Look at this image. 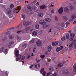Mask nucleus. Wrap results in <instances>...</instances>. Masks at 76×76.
<instances>
[{
  "mask_svg": "<svg viewBox=\"0 0 76 76\" xmlns=\"http://www.w3.org/2000/svg\"><path fill=\"white\" fill-rule=\"evenodd\" d=\"M35 27L36 29H38L39 27V26L38 24H37L36 25Z\"/></svg>",
  "mask_w": 76,
  "mask_h": 76,
  "instance_id": "473e14b6",
  "label": "nucleus"
},
{
  "mask_svg": "<svg viewBox=\"0 0 76 76\" xmlns=\"http://www.w3.org/2000/svg\"><path fill=\"white\" fill-rule=\"evenodd\" d=\"M31 24H32V23L31 22H27L26 21H24L23 23V25L25 26H27L30 25Z\"/></svg>",
  "mask_w": 76,
  "mask_h": 76,
  "instance_id": "f257e3e1",
  "label": "nucleus"
},
{
  "mask_svg": "<svg viewBox=\"0 0 76 76\" xmlns=\"http://www.w3.org/2000/svg\"><path fill=\"white\" fill-rule=\"evenodd\" d=\"M4 48H2L0 49V52H3V50H4Z\"/></svg>",
  "mask_w": 76,
  "mask_h": 76,
  "instance_id": "c9c22d12",
  "label": "nucleus"
},
{
  "mask_svg": "<svg viewBox=\"0 0 76 76\" xmlns=\"http://www.w3.org/2000/svg\"><path fill=\"white\" fill-rule=\"evenodd\" d=\"M25 56H23L22 58V60H25Z\"/></svg>",
  "mask_w": 76,
  "mask_h": 76,
  "instance_id": "a18cd8bd",
  "label": "nucleus"
},
{
  "mask_svg": "<svg viewBox=\"0 0 76 76\" xmlns=\"http://www.w3.org/2000/svg\"><path fill=\"white\" fill-rule=\"evenodd\" d=\"M71 17L72 19H75V18L76 17V16L75 15H72Z\"/></svg>",
  "mask_w": 76,
  "mask_h": 76,
  "instance_id": "72a5a7b5",
  "label": "nucleus"
},
{
  "mask_svg": "<svg viewBox=\"0 0 76 76\" xmlns=\"http://www.w3.org/2000/svg\"><path fill=\"white\" fill-rule=\"evenodd\" d=\"M58 41H56L55 42H52V45L53 46H56L57 45H58Z\"/></svg>",
  "mask_w": 76,
  "mask_h": 76,
  "instance_id": "0eeeda50",
  "label": "nucleus"
},
{
  "mask_svg": "<svg viewBox=\"0 0 76 76\" xmlns=\"http://www.w3.org/2000/svg\"><path fill=\"white\" fill-rule=\"evenodd\" d=\"M27 8L29 10H30L31 9H32V10H35L37 9V7H32L31 8L30 7H27Z\"/></svg>",
  "mask_w": 76,
  "mask_h": 76,
  "instance_id": "4468645a",
  "label": "nucleus"
},
{
  "mask_svg": "<svg viewBox=\"0 0 76 76\" xmlns=\"http://www.w3.org/2000/svg\"><path fill=\"white\" fill-rule=\"evenodd\" d=\"M16 39H17V40H20V37L18 36H16Z\"/></svg>",
  "mask_w": 76,
  "mask_h": 76,
  "instance_id": "393cba45",
  "label": "nucleus"
},
{
  "mask_svg": "<svg viewBox=\"0 0 76 76\" xmlns=\"http://www.w3.org/2000/svg\"><path fill=\"white\" fill-rule=\"evenodd\" d=\"M51 49H52V48H51V45H49L47 48L48 52H50V51L51 50Z\"/></svg>",
  "mask_w": 76,
  "mask_h": 76,
  "instance_id": "2eb2a0df",
  "label": "nucleus"
},
{
  "mask_svg": "<svg viewBox=\"0 0 76 76\" xmlns=\"http://www.w3.org/2000/svg\"><path fill=\"white\" fill-rule=\"evenodd\" d=\"M39 32L40 34H43V33L44 32V31L43 30H41L39 31Z\"/></svg>",
  "mask_w": 76,
  "mask_h": 76,
  "instance_id": "5fc2aeb1",
  "label": "nucleus"
},
{
  "mask_svg": "<svg viewBox=\"0 0 76 76\" xmlns=\"http://www.w3.org/2000/svg\"><path fill=\"white\" fill-rule=\"evenodd\" d=\"M62 18L63 19L65 20H67V18L66 16H64L62 17Z\"/></svg>",
  "mask_w": 76,
  "mask_h": 76,
  "instance_id": "bb28decb",
  "label": "nucleus"
},
{
  "mask_svg": "<svg viewBox=\"0 0 76 76\" xmlns=\"http://www.w3.org/2000/svg\"><path fill=\"white\" fill-rule=\"evenodd\" d=\"M74 9L75 8H74L73 6H70V10H74Z\"/></svg>",
  "mask_w": 76,
  "mask_h": 76,
  "instance_id": "2f4dec72",
  "label": "nucleus"
},
{
  "mask_svg": "<svg viewBox=\"0 0 76 76\" xmlns=\"http://www.w3.org/2000/svg\"><path fill=\"white\" fill-rule=\"evenodd\" d=\"M57 76V74L56 73H54L52 75V76Z\"/></svg>",
  "mask_w": 76,
  "mask_h": 76,
  "instance_id": "338daca9",
  "label": "nucleus"
},
{
  "mask_svg": "<svg viewBox=\"0 0 76 76\" xmlns=\"http://www.w3.org/2000/svg\"><path fill=\"white\" fill-rule=\"evenodd\" d=\"M73 48L74 49V50L76 49V43H74V44Z\"/></svg>",
  "mask_w": 76,
  "mask_h": 76,
  "instance_id": "e433bc0d",
  "label": "nucleus"
},
{
  "mask_svg": "<svg viewBox=\"0 0 76 76\" xmlns=\"http://www.w3.org/2000/svg\"><path fill=\"white\" fill-rule=\"evenodd\" d=\"M10 7L11 8V9H13V8L14 7V5H13V4H11L10 5Z\"/></svg>",
  "mask_w": 76,
  "mask_h": 76,
  "instance_id": "37998d69",
  "label": "nucleus"
},
{
  "mask_svg": "<svg viewBox=\"0 0 76 76\" xmlns=\"http://www.w3.org/2000/svg\"><path fill=\"white\" fill-rule=\"evenodd\" d=\"M69 22H71L73 21V20L71 19H69Z\"/></svg>",
  "mask_w": 76,
  "mask_h": 76,
  "instance_id": "4d7b16f0",
  "label": "nucleus"
},
{
  "mask_svg": "<svg viewBox=\"0 0 76 76\" xmlns=\"http://www.w3.org/2000/svg\"><path fill=\"white\" fill-rule=\"evenodd\" d=\"M14 37L12 35H10V39H13Z\"/></svg>",
  "mask_w": 76,
  "mask_h": 76,
  "instance_id": "ea45409f",
  "label": "nucleus"
},
{
  "mask_svg": "<svg viewBox=\"0 0 76 76\" xmlns=\"http://www.w3.org/2000/svg\"><path fill=\"white\" fill-rule=\"evenodd\" d=\"M51 13H54V10H51Z\"/></svg>",
  "mask_w": 76,
  "mask_h": 76,
  "instance_id": "0e129e2a",
  "label": "nucleus"
},
{
  "mask_svg": "<svg viewBox=\"0 0 76 76\" xmlns=\"http://www.w3.org/2000/svg\"><path fill=\"white\" fill-rule=\"evenodd\" d=\"M70 24V23L69 22H66V28H67V27Z\"/></svg>",
  "mask_w": 76,
  "mask_h": 76,
  "instance_id": "c85d7f7f",
  "label": "nucleus"
},
{
  "mask_svg": "<svg viewBox=\"0 0 76 76\" xmlns=\"http://www.w3.org/2000/svg\"><path fill=\"white\" fill-rule=\"evenodd\" d=\"M36 49V48H34L33 49V52L34 53H35V50Z\"/></svg>",
  "mask_w": 76,
  "mask_h": 76,
  "instance_id": "680f3d73",
  "label": "nucleus"
},
{
  "mask_svg": "<svg viewBox=\"0 0 76 76\" xmlns=\"http://www.w3.org/2000/svg\"><path fill=\"white\" fill-rule=\"evenodd\" d=\"M40 57L41 58H44V57H45V55H42L40 56Z\"/></svg>",
  "mask_w": 76,
  "mask_h": 76,
  "instance_id": "09e8293b",
  "label": "nucleus"
},
{
  "mask_svg": "<svg viewBox=\"0 0 76 76\" xmlns=\"http://www.w3.org/2000/svg\"><path fill=\"white\" fill-rule=\"evenodd\" d=\"M73 71L74 72H76V63L74 65V69Z\"/></svg>",
  "mask_w": 76,
  "mask_h": 76,
  "instance_id": "4be33fe9",
  "label": "nucleus"
},
{
  "mask_svg": "<svg viewBox=\"0 0 76 76\" xmlns=\"http://www.w3.org/2000/svg\"><path fill=\"white\" fill-rule=\"evenodd\" d=\"M61 39L62 41H64L66 39L65 38V37H63Z\"/></svg>",
  "mask_w": 76,
  "mask_h": 76,
  "instance_id": "c03bdc74",
  "label": "nucleus"
},
{
  "mask_svg": "<svg viewBox=\"0 0 76 76\" xmlns=\"http://www.w3.org/2000/svg\"><path fill=\"white\" fill-rule=\"evenodd\" d=\"M69 40L70 41H72V42H73V43H75V42H76V40L75 39L74 37H71L69 39Z\"/></svg>",
  "mask_w": 76,
  "mask_h": 76,
  "instance_id": "9b49d317",
  "label": "nucleus"
},
{
  "mask_svg": "<svg viewBox=\"0 0 76 76\" xmlns=\"http://www.w3.org/2000/svg\"><path fill=\"white\" fill-rule=\"evenodd\" d=\"M23 48H25L26 47V45H23Z\"/></svg>",
  "mask_w": 76,
  "mask_h": 76,
  "instance_id": "6e6d98bb",
  "label": "nucleus"
},
{
  "mask_svg": "<svg viewBox=\"0 0 76 76\" xmlns=\"http://www.w3.org/2000/svg\"><path fill=\"white\" fill-rule=\"evenodd\" d=\"M50 75V72L48 73L47 74L46 76H48Z\"/></svg>",
  "mask_w": 76,
  "mask_h": 76,
  "instance_id": "69168bd1",
  "label": "nucleus"
},
{
  "mask_svg": "<svg viewBox=\"0 0 76 76\" xmlns=\"http://www.w3.org/2000/svg\"><path fill=\"white\" fill-rule=\"evenodd\" d=\"M64 11L65 13H67L69 12V9L67 7H65L64 9Z\"/></svg>",
  "mask_w": 76,
  "mask_h": 76,
  "instance_id": "1a4fd4ad",
  "label": "nucleus"
},
{
  "mask_svg": "<svg viewBox=\"0 0 76 76\" xmlns=\"http://www.w3.org/2000/svg\"><path fill=\"white\" fill-rule=\"evenodd\" d=\"M21 32H22V33H23L24 32V31H23V30H20L17 32V33H18V34H20V33Z\"/></svg>",
  "mask_w": 76,
  "mask_h": 76,
  "instance_id": "b1692460",
  "label": "nucleus"
},
{
  "mask_svg": "<svg viewBox=\"0 0 76 76\" xmlns=\"http://www.w3.org/2000/svg\"><path fill=\"white\" fill-rule=\"evenodd\" d=\"M73 47V44H71L69 45V48H72V47Z\"/></svg>",
  "mask_w": 76,
  "mask_h": 76,
  "instance_id": "4c0bfd02",
  "label": "nucleus"
},
{
  "mask_svg": "<svg viewBox=\"0 0 76 76\" xmlns=\"http://www.w3.org/2000/svg\"><path fill=\"white\" fill-rule=\"evenodd\" d=\"M50 27V24H46L44 25L43 28L44 29H47Z\"/></svg>",
  "mask_w": 76,
  "mask_h": 76,
  "instance_id": "ddd939ff",
  "label": "nucleus"
},
{
  "mask_svg": "<svg viewBox=\"0 0 76 76\" xmlns=\"http://www.w3.org/2000/svg\"><path fill=\"white\" fill-rule=\"evenodd\" d=\"M36 44L38 47H41L42 46V43L40 41L38 40L36 42Z\"/></svg>",
  "mask_w": 76,
  "mask_h": 76,
  "instance_id": "f03ea898",
  "label": "nucleus"
},
{
  "mask_svg": "<svg viewBox=\"0 0 76 76\" xmlns=\"http://www.w3.org/2000/svg\"><path fill=\"white\" fill-rule=\"evenodd\" d=\"M32 35L33 37H36L37 35V33L36 31H34L32 33Z\"/></svg>",
  "mask_w": 76,
  "mask_h": 76,
  "instance_id": "a211bd4d",
  "label": "nucleus"
},
{
  "mask_svg": "<svg viewBox=\"0 0 76 76\" xmlns=\"http://www.w3.org/2000/svg\"><path fill=\"white\" fill-rule=\"evenodd\" d=\"M34 68H36V69H39L40 67V64H35L34 65Z\"/></svg>",
  "mask_w": 76,
  "mask_h": 76,
  "instance_id": "20e7f679",
  "label": "nucleus"
},
{
  "mask_svg": "<svg viewBox=\"0 0 76 76\" xmlns=\"http://www.w3.org/2000/svg\"><path fill=\"white\" fill-rule=\"evenodd\" d=\"M6 35H9L10 34V31H8L6 33Z\"/></svg>",
  "mask_w": 76,
  "mask_h": 76,
  "instance_id": "58836bf2",
  "label": "nucleus"
},
{
  "mask_svg": "<svg viewBox=\"0 0 76 76\" xmlns=\"http://www.w3.org/2000/svg\"><path fill=\"white\" fill-rule=\"evenodd\" d=\"M63 11V7H61L58 9V12L59 14H62Z\"/></svg>",
  "mask_w": 76,
  "mask_h": 76,
  "instance_id": "9d476101",
  "label": "nucleus"
},
{
  "mask_svg": "<svg viewBox=\"0 0 76 76\" xmlns=\"http://www.w3.org/2000/svg\"><path fill=\"white\" fill-rule=\"evenodd\" d=\"M25 12H26V13H27L28 14H32V11L31 10H25Z\"/></svg>",
  "mask_w": 76,
  "mask_h": 76,
  "instance_id": "f3484780",
  "label": "nucleus"
},
{
  "mask_svg": "<svg viewBox=\"0 0 76 76\" xmlns=\"http://www.w3.org/2000/svg\"><path fill=\"white\" fill-rule=\"evenodd\" d=\"M66 37L67 39H68L70 37V35L68 34H66Z\"/></svg>",
  "mask_w": 76,
  "mask_h": 76,
  "instance_id": "7c9ffc66",
  "label": "nucleus"
},
{
  "mask_svg": "<svg viewBox=\"0 0 76 76\" xmlns=\"http://www.w3.org/2000/svg\"><path fill=\"white\" fill-rule=\"evenodd\" d=\"M19 27L20 28L22 27V23H20L19 25L17 27V28H19Z\"/></svg>",
  "mask_w": 76,
  "mask_h": 76,
  "instance_id": "49530a36",
  "label": "nucleus"
},
{
  "mask_svg": "<svg viewBox=\"0 0 76 76\" xmlns=\"http://www.w3.org/2000/svg\"><path fill=\"white\" fill-rule=\"evenodd\" d=\"M10 45H12V44H13V42H10Z\"/></svg>",
  "mask_w": 76,
  "mask_h": 76,
  "instance_id": "13d9d810",
  "label": "nucleus"
},
{
  "mask_svg": "<svg viewBox=\"0 0 76 76\" xmlns=\"http://www.w3.org/2000/svg\"><path fill=\"white\" fill-rule=\"evenodd\" d=\"M61 50V48L59 47H58L56 48V51L57 52H58V51H60Z\"/></svg>",
  "mask_w": 76,
  "mask_h": 76,
  "instance_id": "a878e982",
  "label": "nucleus"
},
{
  "mask_svg": "<svg viewBox=\"0 0 76 76\" xmlns=\"http://www.w3.org/2000/svg\"><path fill=\"white\" fill-rule=\"evenodd\" d=\"M40 9L41 10H42L45 9L46 8V6L45 5L43 4L39 6Z\"/></svg>",
  "mask_w": 76,
  "mask_h": 76,
  "instance_id": "f8f14e48",
  "label": "nucleus"
},
{
  "mask_svg": "<svg viewBox=\"0 0 76 76\" xmlns=\"http://www.w3.org/2000/svg\"><path fill=\"white\" fill-rule=\"evenodd\" d=\"M61 27L63 28L64 27V26H65V24L64 23H62L61 24Z\"/></svg>",
  "mask_w": 76,
  "mask_h": 76,
  "instance_id": "c756f323",
  "label": "nucleus"
},
{
  "mask_svg": "<svg viewBox=\"0 0 76 76\" xmlns=\"http://www.w3.org/2000/svg\"><path fill=\"white\" fill-rule=\"evenodd\" d=\"M62 72H63V73H67V72H66V70H63Z\"/></svg>",
  "mask_w": 76,
  "mask_h": 76,
  "instance_id": "603ef678",
  "label": "nucleus"
},
{
  "mask_svg": "<svg viewBox=\"0 0 76 76\" xmlns=\"http://www.w3.org/2000/svg\"><path fill=\"white\" fill-rule=\"evenodd\" d=\"M7 13L8 15H10L11 14V9H8L7 10Z\"/></svg>",
  "mask_w": 76,
  "mask_h": 76,
  "instance_id": "dca6fc26",
  "label": "nucleus"
},
{
  "mask_svg": "<svg viewBox=\"0 0 76 76\" xmlns=\"http://www.w3.org/2000/svg\"><path fill=\"white\" fill-rule=\"evenodd\" d=\"M74 4L76 5V1L74 2Z\"/></svg>",
  "mask_w": 76,
  "mask_h": 76,
  "instance_id": "774afa93",
  "label": "nucleus"
},
{
  "mask_svg": "<svg viewBox=\"0 0 76 76\" xmlns=\"http://www.w3.org/2000/svg\"><path fill=\"white\" fill-rule=\"evenodd\" d=\"M20 10V6L17 7L16 8L13 10V11L15 12H16L17 13L19 12V11Z\"/></svg>",
  "mask_w": 76,
  "mask_h": 76,
  "instance_id": "7ed1b4c3",
  "label": "nucleus"
},
{
  "mask_svg": "<svg viewBox=\"0 0 76 76\" xmlns=\"http://www.w3.org/2000/svg\"><path fill=\"white\" fill-rule=\"evenodd\" d=\"M44 71V69L42 68L40 71V72H41V73H42V72H43Z\"/></svg>",
  "mask_w": 76,
  "mask_h": 76,
  "instance_id": "864d4df0",
  "label": "nucleus"
},
{
  "mask_svg": "<svg viewBox=\"0 0 76 76\" xmlns=\"http://www.w3.org/2000/svg\"><path fill=\"white\" fill-rule=\"evenodd\" d=\"M4 52L5 54H7V49H5L4 51Z\"/></svg>",
  "mask_w": 76,
  "mask_h": 76,
  "instance_id": "f704fd0d",
  "label": "nucleus"
},
{
  "mask_svg": "<svg viewBox=\"0 0 76 76\" xmlns=\"http://www.w3.org/2000/svg\"><path fill=\"white\" fill-rule=\"evenodd\" d=\"M49 72H53V70H54V69H53V67L52 66H50V69H49Z\"/></svg>",
  "mask_w": 76,
  "mask_h": 76,
  "instance_id": "5701e85b",
  "label": "nucleus"
},
{
  "mask_svg": "<svg viewBox=\"0 0 76 76\" xmlns=\"http://www.w3.org/2000/svg\"><path fill=\"white\" fill-rule=\"evenodd\" d=\"M45 20L47 22H50L51 21V19L48 18H46L45 19Z\"/></svg>",
  "mask_w": 76,
  "mask_h": 76,
  "instance_id": "aec40b11",
  "label": "nucleus"
},
{
  "mask_svg": "<svg viewBox=\"0 0 76 76\" xmlns=\"http://www.w3.org/2000/svg\"><path fill=\"white\" fill-rule=\"evenodd\" d=\"M34 42V41L33 40H31V41H30V42L31 43H33V42Z\"/></svg>",
  "mask_w": 76,
  "mask_h": 76,
  "instance_id": "052dcab7",
  "label": "nucleus"
},
{
  "mask_svg": "<svg viewBox=\"0 0 76 76\" xmlns=\"http://www.w3.org/2000/svg\"><path fill=\"white\" fill-rule=\"evenodd\" d=\"M15 56H18L20 54H19V51L18 50H16V49H15Z\"/></svg>",
  "mask_w": 76,
  "mask_h": 76,
  "instance_id": "423d86ee",
  "label": "nucleus"
},
{
  "mask_svg": "<svg viewBox=\"0 0 76 76\" xmlns=\"http://www.w3.org/2000/svg\"><path fill=\"white\" fill-rule=\"evenodd\" d=\"M16 57H17L16 58V61H18L21 58V57H22V55L19 54L17 56H16Z\"/></svg>",
  "mask_w": 76,
  "mask_h": 76,
  "instance_id": "6e6552de",
  "label": "nucleus"
},
{
  "mask_svg": "<svg viewBox=\"0 0 76 76\" xmlns=\"http://www.w3.org/2000/svg\"><path fill=\"white\" fill-rule=\"evenodd\" d=\"M39 24H41L42 25H45L46 22H45V21L44 20H42L39 21Z\"/></svg>",
  "mask_w": 76,
  "mask_h": 76,
  "instance_id": "39448f33",
  "label": "nucleus"
},
{
  "mask_svg": "<svg viewBox=\"0 0 76 76\" xmlns=\"http://www.w3.org/2000/svg\"><path fill=\"white\" fill-rule=\"evenodd\" d=\"M45 74H46V72H45V71L43 72L42 73L43 76H45Z\"/></svg>",
  "mask_w": 76,
  "mask_h": 76,
  "instance_id": "a19ab883",
  "label": "nucleus"
},
{
  "mask_svg": "<svg viewBox=\"0 0 76 76\" xmlns=\"http://www.w3.org/2000/svg\"><path fill=\"white\" fill-rule=\"evenodd\" d=\"M22 17L23 19L25 18V15L23 14H22Z\"/></svg>",
  "mask_w": 76,
  "mask_h": 76,
  "instance_id": "8fccbe9b",
  "label": "nucleus"
},
{
  "mask_svg": "<svg viewBox=\"0 0 76 76\" xmlns=\"http://www.w3.org/2000/svg\"><path fill=\"white\" fill-rule=\"evenodd\" d=\"M63 66V64L61 63H59L57 65V66L58 67H61Z\"/></svg>",
  "mask_w": 76,
  "mask_h": 76,
  "instance_id": "412c9836",
  "label": "nucleus"
},
{
  "mask_svg": "<svg viewBox=\"0 0 76 76\" xmlns=\"http://www.w3.org/2000/svg\"><path fill=\"white\" fill-rule=\"evenodd\" d=\"M52 60H53V61H54L55 62V60L56 59V58L55 57H53L52 58Z\"/></svg>",
  "mask_w": 76,
  "mask_h": 76,
  "instance_id": "3c124183",
  "label": "nucleus"
},
{
  "mask_svg": "<svg viewBox=\"0 0 76 76\" xmlns=\"http://www.w3.org/2000/svg\"><path fill=\"white\" fill-rule=\"evenodd\" d=\"M38 15L39 17H41L44 16V14H43V13L39 12L38 13Z\"/></svg>",
  "mask_w": 76,
  "mask_h": 76,
  "instance_id": "6ab92c4d",
  "label": "nucleus"
},
{
  "mask_svg": "<svg viewBox=\"0 0 76 76\" xmlns=\"http://www.w3.org/2000/svg\"><path fill=\"white\" fill-rule=\"evenodd\" d=\"M29 27H27L26 28V30L27 31H29Z\"/></svg>",
  "mask_w": 76,
  "mask_h": 76,
  "instance_id": "bf43d9fd",
  "label": "nucleus"
},
{
  "mask_svg": "<svg viewBox=\"0 0 76 76\" xmlns=\"http://www.w3.org/2000/svg\"><path fill=\"white\" fill-rule=\"evenodd\" d=\"M14 28V27H11V28H8L7 30V31H10V30H11V29H13Z\"/></svg>",
  "mask_w": 76,
  "mask_h": 76,
  "instance_id": "79ce46f5",
  "label": "nucleus"
},
{
  "mask_svg": "<svg viewBox=\"0 0 76 76\" xmlns=\"http://www.w3.org/2000/svg\"><path fill=\"white\" fill-rule=\"evenodd\" d=\"M55 19L56 21H57L58 20V18H57V16H55Z\"/></svg>",
  "mask_w": 76,
  "mask_h": 76,
  "instance_id": "de8ad7c7",
  "label": "nucleus"
},
{
  "mask_svg": "<svg viewBox=\"0 0 76 76\" xmlns=\"http://www.w3.org/2000/svg\"><path fill=\"white\" fill-rule=\"evenodd\" d=\"M8 48H10L11 47V45L10 44L9 45H8Z\"/></svg>",
  "mask_w": 76,
  "mask_h": 76,
  "instance_id": "e2e57ef3",
  "label": "nucleus"
},
{
  "mask_svg": "<svg viewBox=\"0 0 76 76\" xmlns=\"http://www.w3.org/2000/svg\"><path fill=\"white\" fill-rule=\"evenodd\" d=\"M70 37H75V34L73 33H71L70 34Z\"/></svg>",
  "mask_w": 76,
  "mask_h": 76,
  "instance_id": "cd10ccee",
  "label": "nucleus"
}]
</instances>
